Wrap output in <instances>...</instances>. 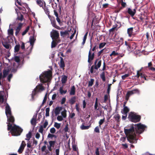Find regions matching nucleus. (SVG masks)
I'll return each mask as SVG.
<instances>
[{"label": "nucleus", "instance_id": "obj_58", "mask_svg": "<svg viewBox=\"0 0 155 155\" xmlns=\"http://www.w3.org/2000/svg\"><path fill=\"white\" fill-rule=\"evenodd\" d=\"M50 111V108L49 107L47 108L46 109V114L45 115L46 117L49 116V112Z\"/></svg>", "mask_w": 155, "mask_h": 155}, {"label": "nucleus", "instance_id": "obj_6", "mask_svg": "<svg viewBox=\"0 0 155 155\" xmlns=\"http://www.w3.org/2000/svg\"><path fill=\"white\" fill-rule=\"evenodd\" d=\"M102 61L101 60H99L97 58L95 60L94 62V65H92L91 68L90 72L91 74H93L95 72L94 71V69L97 70L101 66Z\"/></svg>", "mask_w": 155, "mask_h": 155}, {"label": "nucleus", "instance_id": "obj_59", "mask_svg": "<svg viewBox=\"0 0 155 155\" xmlns=\"http://www.w3.org/2000/svg\"><path fill=\"white\" fill-rule=\"evenodd\" d=\"M56 20L60 26H61L62 25V23L59 17L56 18Z\"/></svg>", "mask_w": 155, "mask_h": 155}, {"label": "nucleus", "instance_id": "obj_26", "mask_svg": "<svg viewBox=\"0 0 155 155\" xmlns=\"http://www.w3.org/2000/svg\"><path fill=\"white\" fill-rule=\"evenodd\" d=\"M62 109V107H56L54 110V113L56 115L59 114L60 111Z\"/></svg>", "mask_w": 155, "mask_h": 155}, {"label": "nucleus", "instance_id": "obj_12", "mask_svg": "<svg viewBox=\"0 0 155 155\" xmlns=\"http://www.w3.org/2000/svg\"><path fill=\"white\" fill-rule=\"evenodd\" d=\"M56 142V140H50L49 141V145H48L47 147L49 151H51L52 150L53 148L54 147Z\"/></svg>", "mask_w": 155, "mask_h": 155}, {"label": "nucleus", "instance_id": "obj_60", "mask_svg": "<svg viewBox=\"0 0 155 155\" xmlns=\"http://www.w3.org/2000/svg\"><path fill=\"white\" fill-rule=\"evenodd\" d=\"M42 125H41L40 127V128L39 129L38 131L41 133L43 134V132L44 129Z\"/></svg>", "mask_w": 155, "mask_h": 155}, {"label": "nucleus", "instance_id": "obj_14", "mask_svg": "<svg viewBox=\"0 0 155 155\" xmlns=\"http://www.w3.org/2000/svg\"><path fill=\"white\" fill-rule=\"evenodd\" d=\"M94 52H92L91 51H89L88 55V59L87 62L89 63H91L92 60L94 59Z\"/></svg>", "mask_w": 155, "mask_h": 155}, {"label": "nucleus", "instance_id": "obj_39", "mask_svg": "<svg viewBox=\"0 0 155 155\" xmlns=\"http://www.w3.org/2000/svg\"><path fill=\"white\" fill-rule=\"evenodd\" d=\"M46 149V147L45 145L43 146L41 148V150L42 152L45 151L46 154H47L49 153V151L48 150H46L45 151Z\"/></svg>", "mask_w": 155, "mask_h": 155}, {"label": "nucleus", "instance_id": "obj_2", "mask_svg": "<svg viewBox=\"0 0 155 155\" xmlns=\"http://www.w3.org/2000/svg\"><path fill=\"white\" fill-rule=\"evenodd\" d=\"M7 124H8L7 130L8 131L10 130L12 136H17L21 135L23 131V129L21 127L15 124L12 126V124L9 123H7Z\"/></svg>", "mask_w": 155, "mask_h": 155}, {"label": "nucleus", "instance_id": "obj_46", "mask_svg": "<svg viewBox=\"0 0 155 155\" xmlns=\"http://www.w3.org/2000/svg\"><path fill=\"white\" fill-rule=\"evenodd\" d=\"M47 99V94H46L45 95V96L44 97L43 100V101L42 103V104H41V106L40 107V109L43 106V105L46 102Z\"/></svg>", "mask_w": 155, "mask_h": 155}, {"label": "nucleus", "instance_id": "obj_10", "mask_svg": "<svg viewBox=\"0 0 155 155\" xmlns=\"http://www.w3.org/2000/svg\"><path fill=\"white\" fill-rule=\"evenodd\" d=\"M143 68H142L140 70L137 71V74L136 76V77L139 78L140 77L142 78H144L145 80H148V77L146 76L144 74H143L141 72Z\"/></svg>", "mask_w": 155, "mask_h": 155}, {"label": "nucleus", "instance_id": "obj_9", "mask_svg": "<svg viewBox=\"0 0 155 155\" xmlns=\"http://www.w3.org/2000/svg\"><path fill=\"white\" fill-rule=\"evenodd\" d=\"M50 35L52 40L60 39L59 32L57 30L53 29L50 32Z\"/></svg>", "mask_w": 155, "mask_h": 155}, {"label": "nucleus", "instance_id": "obj_33", "mask_svg": "<svg viewBox=\"0 0 155 155\" xmlns=\"http://www.w3.org/2000/svg\"><path fill=\"white\" fill-rule=\"evenodd\" d=\"M53 137H54L55 139H56L57 138V136L53 134H51L50 133L48 134L47 136V138L49 139V140H52Z\"/></svg>", "mask_w": 155, "mask_h": 155}, {"label": "nucleus", "instance_id": "obj_49", "mask_svg": "<svg viewBox=\"0 0 155 155\" xmlns=\"http://www.w3.org/2000/svg\"><path fill=\"white\" fill-rule=\"evenodd\" d=\"M105 121V118L104 117L103 119H101L99 122V127H101V125L104 123Z\"/></svg>", "mask_w": 155, "mask_h": 155}, {"label": "nucleus", "instance_id": "obj_54", "mask_svg": "<svg viewBox=\"0 0 155 155\" xmlns=\"http://www.w3.org/2000/svg\"><path fill=\"white\" fill-rule=\"evenodd\" d=\"M23 24L21 23H20L18 24V26L16 28L18 30H21V29Z\"/></svg>", "mask_w": 155, "mask_h": 155}, {"label": "nucleus", "instance_id": "obj_52", "mask_svg": "<svg viewBox=\"0 0 155 155\" xmlns=\"http://www.w3.org/2000/svg\"><path fill=\"white\" fill-rule=\"evenodd\" d=\"M8 33L9 35H13L14 34L13 30L11 28L8 30Z\"/></svg>", "mask_w": 155, "mask_h": 155}, {"label": "nucleus", "instance_id": "obj_32", "mask_svg": "<svg viewBox=\"0 0 155 155\" xmlns=\"http://www.w3.org/2000/svg\"><path fill=\"white\" fill-rule=\"evenodd\" d=\"M114 118L115 119V120L117 123H119L120 120V116L119 114H115L114 116Z\"/></svg>", "mask_w": 155, "mask_h": 155}, {"label": "nucleus", "instance_id": "obj_11", "mask_svg": "<svg viewBox=\"0 0 155 155\" xmlns=\"http://www.w3.org/2000/svg\"><path fill=\"white\" fill-rule=\"evenodd\" d=\"M138 91V89H135L132 91H128L125 96V100L126 101H127L130 96L136 93Z\"/></svg>", "mask_w": 155, "mask_h": 155}, {"label": "nucleus", "instance_id": "obj_41", "mask_svg": "<svg viewBox=\"0 0 155 155\" xmlns=\"http://www.w3.org/2000/svg\"><path fill=\"white\" fill-rule=\"evenodd\" d=\"M87 34H88V32H87L86 33L85 35H84V38L83 39V41L82 43V44L83 45H84L85 42V41H86V40L87 39Z\"/></svg>", "mask_w": 155, "mask_h": 155}, {"label": "nucleus", "instance_id": "obj_19", "mask_svg": "<svg viewBox=\"0 0 155 155\" xmlns=\"http://www.w3.org/2000/svg\"><path fill=\"white\" fill-rule=\"evenodd\" d=\"M127 12L131 16L133 17L136 11V9H134L133 11L131 8H129L128 9Z\"/></svg>", "mask_w": 155, "mask_h": 155}, {"label": "nucleus", "instance_id": "obj_21", "mask_svg": "<svg viewBox=\"0 0 155 155\" xmlns=\"http://www.w3.org/2000/svg\"><path fill=\"white\" fill-rule=\"evenodd\" d=\"M34 35L33 36H31L29 38V42L31 45L32 46V47H33L34 43L35 40V38Z\"/></svg>", "mask_w": 155, "mask_h": 155}, {"label": "nucleus", "instance_id": "obj_1", "mask_svg": "<svg viewBox=\"0 0 155 155\" xmlns=\"http://www.w3.org/2000/svg\"><path fill=\"white\" fill-rule=\"evenodd\" d=\"M124 132L128 141L132 143H137L136 132L133 124L130 125L128 128H124Z\"/></svg>", "mask_w": 155, "mask_h": 155}, {"label": "nucleus", "instance_id": "obj_13", "mask_svg": "<svg viewBox=\"0 0 155 155\" xmlns=\"http://www.w3.org/2000/svg\"><path fill=\"white\" fill-rule=\"evenodd\" d=\"M153 72H155V65H153L152 61H150L148 63V65L144 68Z\"/></svg>", "mask_w": 155, "mask_h": 155}, {"label": "nucleus", "instance_id": "obj_15", "mask_svg": "<svg viewBox=\"0 0 155 155\" xmlns=\"http://www.w3.org/2000/svg\"><path fill=\"white\" fill-rule=\"evenodd\" d=\"M26 145V144L25 141H22L20 146L18 150V152L19 153H22Z\"/></svg>", "mask_w": 155, "mask_h": 155}, {"label": "nucleus", "instance_id": "obj_48", "mask_svg": "<svg viewBox=\"0 0 155 155\" xmlns=\"http://www.w3.org/2000/svg\"><path fill=\"white\" fill-rule=\"evenodd\" d=\"M89 127V126H85L83 124H82L81 126V128L82 130H87L88 129Z\"/></svg>", "mask_w": 155, "mask_h": 155}, {"label": "nucleus", "instance_id": "obj_4", "mask_svg": "<svg viewBox=\"0 0 155 155\" xmlns=\"http://www.w3.org/2000/svg\"><path fill=\"white\" fill-rule=\"evenodd\" d=\"M127 118L130 121L132 122L137 123L140 121L141 116L136 114L134 112H130L128 114Z\"/></svg>", "mask_w": 155, "mask_h": 155}, {"label": "nucleus", "instance_id": "obj_45", "mask_svg": "<svg viewBox=\"0 0 155 155\" xmlns=\"http://www.w3.org/2000/svg\"><path fill=\"white\" fill-rule=\"evenodd\" d=\"M30 28V27L29 26H28L25 30L22 32V36H24L28 32Z\"/></svg>", "mask_w": 155, "mask_h": 155}, {"label": "nucleus", "instance_id": "obj_34", "mask_svg": "<svg viewBox=\"0 0 155 155\" xmlns=\"http://www.w3.org/2000/svg\"><path fill=\"white\" fill-rule=\"evenodd\" d=\"M60 35L63 37H64L66 35H69L68 31H61L60 32Z\"/></svg>", "mask_w": 155, "mask_h": 155}, {"label": "nucleus", "instance_id": "obj_50", "mask_svg": "<svg viewBox=\"0 0 155 155\" xmlns=\"http://www.w3.org/2000/svg\"><path fill=\"white\" fill-rule=\"evenodd\" d=\"M98 107V99L96 98L95 100V101L94 105V109L98 110V109H97Z\"/></svg>", "mask_w": 155, "mask_h": 155}, {"label": "nucleus", "instance_id": "obj_56", "mask_svg": "<svg viewBox=\"0 0 155 155\" xmlns=\"http://www.w3.org/2000/svg\"><path fill=\"white\" fill-rule=\"evenodd\" d=\"M106 45V43L105 42H102L99 45V48L100 49H101L103 48L105 45Z\"/></svg>", "mask_w": 155, "mask_h": 155}, {"label": "nucleus", "instance_id": "obj_3", "mask_svg": "<svg viewBox=\"0 0 155 155\" xmlns=\"http://www.w3.org/2000/svg\"><path fill=\"white\" fill-rule=\"evenodd\" d=\"M52 76V72L51 70H48L43 73L39 76L40 80L42 83L48 82L51 79Z\"/></svg>", "mask_w": 155, "mask_h": 155}, {"label": "nucleus", "instance_id": "obj_25", "mask_svg": "<svg viewBox=\"0 0 155 155\" xmlns=\"http://www.w3.org/2000/svg\"><path fill=\"white\" fill-rule=\"evenodd\" d=\"M76 89L74 85L72 86L71 89L70 94L71 95H74L75 93Z\"/></svg>", "mask_w": 155, "mask_h": 155}, {"label": "nucleus", "instance_id": "obj_31", "mask_svg": "<svg viewBox=\"0 0 155 155\" xmlns=\"http://www.w3.org/2000/svg\"><path fill=\"white\" fill-rule=\"evenodd\" d=\"M133 28L131 27L127 29V33L129 36L130 37L132 35Z\"/></svg>", "mask_w": 155, "mask_h": 155}, {"label": "nucleus", "instance_id": "obj_23", "mask_svg": "<svg viewBox=\"0 0 155 155\" xmlns=\"http://www.w3.org/2000/svg\"><path fill=\"white\" fill-rule=\"evenodd\" d=\"M129 111V109L127 106H125L124 107L123 110L121 111V113L123 114L127 115V113Z\"/></svg>", "mask_w": 155, "mask_h": 155}, {"label": "nucleus", "instance_id": "obj_36", "mask_svg": "<svg viewBox=\"0 0 155 155\" xmlns=\"http://www.w3.org/2000/svg\"><path fill=\"white\" fill-rule=\"evenodd\" d=\"M15 5L19 10H21L23 12V13H25L26 12V8L24 6H21V7H18V5H16V4H15Z\"/></svg>", "mask_w": 155, "mask_h": 155}, {"label": "nucleus", "instance_id": "obj_29", "mask_svg": "<svg viewBox=\"0 0 155 155\" xmlns=\"http://www.w3.org/2000/svg\"><path fill=\"white\" fill-rule=\"evenodd\" d=\"M31 124L34 127L35 126L37 122L36 117H35V116H34L31 119Z\"/></svg>", "mask_w": 155, "mask_h": 155}, {"label": "nucleus", "instance_id": "obj_38", "mask_svg": "<svg viewBox=\"0 0 155 155\" xmlns=\"http://www.w3.org/2000/svg\"><path fill=\"white\" fill-rule=\"evenodd\" d=\"M67 77L65 75H64L61 78L62 83L65 84L66 83L67 80Z\"/></svg>", "mask_w": 155, "mask_h": 155}, {"label": "nucleus", "instance_id": "obj_61", "mask_svg": "<svg viewBox=\"0 0 155 155\" xmlns=\"http://www.w3.org/2000/svg\"><path fill=\"white\" fill-rule=\"evenodd\" d=\"M129 74H125L121 76L123 80H125L126 78L129 77Z\"/></svg>", "mask_w": 155, "mask_h": 155}, {"label": "nucleus", "instance_id": "obj_16", "mask_svg": "<svg viewBox=\"0 0 155 155\" xmlns=\"http://www.w3.org/2000/svg\"><path fill=\"white\" fill-rule=\"evenodd\" d=\"M5 112L7 116L12 114L11 108L8 104L6 105Z\"/></svg>", "mask_w": 155, "mask_h": 155}, {"label": "nucleus", "instance_id": "obj_18", "mask_svg": "<svg viewBox=\"0 0 155 155\" xmlns=\"http://www.w3.org/2000/svg\"><path fill=\"white\" fill-rule=\"evenodd\" d=\"M61 41L60 39L59 40H53L51 42V48H53L55 47L57 45L58 43H60Z\"/></svg>", "mask_w": 155, "mask_h": 155}, {"label": "nucleus", "instance_id": "obj_28", "mask_svg": "<svg viewBox=\"0 0 155 155\" xmlns=\"http://www.w3.org/2000/svg\"><path fill=\"white\" fill-rule=\"evenodd\" d=\"M35 88L38 92L40 90L43 91L44 90V87L42 84H40L37 86Z\"/></svg>", "mask_w": 155, "mask_h": 155}, {"label": "nucleus", "instance_id": "obj_42", "mask_svg": "<svg viewBox=\"0 0 155 155\" xmlns=\"http://www.w3.org/2000/svg\"><path fill=\"white\" fill-rule=\"evenodd\" d=\"M67 110L65 109H64V110L61 112V114L62 115V117L65 118L67 116Z\"/></svg>", "mask_w": 155, "mask_h": 155}, {"label": "nucleus", "instance_id": "obj_24", "mask_svg": "<svg viewBox=\"0 0 155 155\" xmlns=\"http://www.w3.org/2000/svg\"><path fill=\"white\" fill-rule=\"evenodd\" d=\"M9 70L8 68L5 69L3 71V79L5 78L8 74Z\"/></svg>", "mask_w": 155, "mask_h": 155}, {"label": "nucleus", "instance_id": "obj_22", "mask_svg": "<svg viewBox=\"0 0 155 155\" xmlns=\"http://www.w3.org/2000/svg\"><path fill=\"white\" fill-rule=\"evenodd\" d=\"M60 63L59 64L60 67L63 69H64V67H65V64L64 63V62L63 60V59L62 57H60Z\"/></svg>", "mask_w": 155, "mask_h": 155}, {"label": "nucleus", "instance_id": "obj_47", "mask_svg": "<svg viewBox=\"0 0 155 155\" xmlns=\"http://www.w3.org/2000/svg\"><path fill=\"white\" fill-rule=\"evenodd\" d=\"M59 91L60 94H65L67 92V91L66 90L65 91L63 90V88L62 87H61L60 88Z\"/></svg>", "mask_w": 155, "mask_h": 155}, {"label": "nucleus", "instance_id": "obj_27", "mask_svg": "<svg viewBox=\"0 0 155 155\" xmlns=\"http://www.w3.org/2000/svg\"><path fill=\"white\" fill-rule=\"evenodd\" d=\"M24 19V16L23 15L21 14V13H20L19 15L18 14L17 17L16 18V20H19L20 21H22Z\"/></svg>", "mask_w": 155, "mask_h": 155}, {"label": "nucleus", "instance_id": "obj_55", "mask_svg": "<svg viewBox=\"0 0 155 155\" xmlns=\"http://www.w3.org/2000/svg\"><path fill=\"white\" fill-rule=\"evenodd\" d=\"M54 126L57 129H58L61 127V124L57 122H55Z\"/></svg>", "mask_w": 155, "mask_h": 155}, {"label": "nucleus", "instance_id": "obj_64", "mask_svg": "<svg viewBox=\"0 0 155 155\" xmlns=\"http://www.w3.org/2000/svg\"><path fill=\"white\" fill-rule=\"evenodd\" d=\"M56 132V130L54 127H52L51 128L50 130V132L51 134H54Z\"/></svg>", "mask_w": 155, "mask_h": 155}, {"label": "nucleus", "instance_id": "obj_62", "mask_svg": "<svg viewBox=\"0 0 155 155\" xmlns=\"http://www.w3.org/2000/svg\"><path fill=\"white\" fill-rule=\"evenodd\" d=\"M121 4L123 8H125L126 7V3L125 2H124L123 1V0H121Z\"/></svg>", "mask_w": 155, "mask_h": 155}, {"label": "nucleus", "instance_id": "obj_30", "mask_svg": "<svg viewBox=\"0 0 155 155\" xmlns=\"http://www.w3.org/2000/svg\"><path fill=\"white\" fill-rule=\"evenodd\" d=\"M36 4L40 7L43 8V2L41 0H36Z\"/></svg>", "mask_w": 155, "mask_h": 155}, {"label": "nucleus", "instance_id": "obj_5", "mask_svg": "<svg viewBox=\"0 0 155 155\" xmlns=\"http://www.w3.org/2000/svg\"><path fill=\"white\" fill-rule=\"evenodd\" d=\"M43 8L44 9L45 11L46 12L47 14H48V17L50 19L52 26L58 30H60L61 28L56 24V21L54 17L53 16H51L49 15L50 12L49 9L46 8H45L44 7Z\"/></svg>", "mask_w": 155, "mask_h": 155}, {"label": "nucleus", "instance_id": "obj_40", "mask_svg": "<svg viewBox=\"0 0 155 155\" xmlns=\"http://www.w3.org/2000/svg\"><path fill=\"white\" fill-rule=\"evenodd\" d=\"M38 92V91H37V90L35 88L34 89V91H32V93L31 94V97L32 100H34V97Z\"/></svg>", "mask_w": 155, "mask_h": 155}, {"label": "nucleus", "instance_id": "obj_37", "mask_svg": "<svg viewBox=\"0 0 155 155\" xmlns=\"http://www.w3.org/2000/svg\"><path fill=\"white\" fill-rule=\"evenodd\" d=\"M100 77L103 81H105V74L104 71H103L100 74Z\"/></svg>", "mask_w": 155, "mask_h": 155}, {"label": "nucleus", "instance_id": "obj_7", "mask_svg": "<svg viewBox=\"0 0 155 155\" xmlns=\"http://www.w3.org/2000/svg\"><path fill=\"white\" fill-rule=\"evenodd\" d=\"M125 44L127 46V48L129 51H134L137 47V45L134 42H127L125 41Z\"/></svg>", "mask_w": 155, "mask_h": 155}, {"label": "nucleus", "instance_id": "obj_20", "mask_svg": "<svg viewBox=\"0 0 155 155\" xmlns=\"http://www.w3.org/2000/svg\"><path fill=\"white\" fill-rule=\"evenodd\" d=\"M2 44L3 46L7 49H9L11 48V46L9 42H3Z\"/></svg>", "mask_w": 155, "mask_h": 155}, {"label": "nucleus", "instance_id": "obj_57", "mask_svg": "<svg viewBox=\"0 0 155 155\" xmlns=\"http://www.w3.org/2000/svg\"><path fill=\"white\" fill-rule=\"evenodd\" d=\"M118 54H119L118 53L116 52L115 51H113L110 54V57L112 56H115L116 55H118Z\"/></svg>", "mask_w": 155, "mask_h": 155}, {"label": "nucleus", "instance_id": "obj_44", "mask_svg": "<svg viewBox=\"0 0 155 155\" xmlns=\"http://www.w3.org/2000/svg\"><path fill=\"white\" fill-rule=\"evenodd\" d=\"M31 132H29L28 134H27L26 137L27 138L25 139L26 140H29L31 138Z\"/></svg>", "mask_w": 155, "mask_h": 155}, {"label": "nucleus", "instance_id": "obj_35", "mask_svg": "<svg viewBox=\"0 0 155 155\" xmlns=\"http://www.w3.org/2000/svg\"><path fill=\"white\" fill-rule=\"evenodd\" d=\"M76 97L74 96L71 97L69 100V103L71 105L73 104L75 102Z\"/></svg>", "mask_w": 155, "mask_h": 155}, {"label": "nucleus", "instance_id": "obj_51", "mask_svg": "<svg viewBox=\"0 0 155 155\" xmlns=\"http://www.w3.org/2000/svg\"><path fill=\"white\" fill-rule=\"evenodd\" d=\"M20 45H16L15 47V52H18V51L19 48H20Z\"/></svg>", "mask_w": 155, "mask_h": 155}, {"label": "nucleus", "instance_id": "obj_63", "mask_svg": "<svg viewBox=\"0 0 155 155\" xmlns=\"http://www.w3.org/2000/svg\"><path fill=\"white\" fill-rule=\"evenodd\" d=\"M4 99L3 95L0 93V102L3 103L4 102Z\"/></svg>", "mask_w": 155, "mask_h": 155}, {"label": "nucleus", "instance_id": "obj_17", "mask_svg": "<svg viewBox=\"0 0 155 155\" xmlns=\"http://www.w3.org/2000/svg\"><path fill=\"white\" fill-rule=\"evenodd\" d=\"M7 121L8 123H9L12 125H13V124L15 122V119L14 117L12 115V114L7 116Z\"/></svg>", "mask_w": 155, "mask_h": 155}, {"label": "nucleus", "instance_id": "obj_43", "mask_svg": "<svg viewBox=\"0 0 155 155\" xmlns=\"http://www.w3.org/2000/svg\"><path fill=\"white\" fill-rule=\"evenodd\" d=\"M94 81V79H91L90 81L88 82V87H91L93 84Z\"/></svg>", "mask_w": 155, "mask_h": 155}, {"label": "nucleus", "instance_id": "obj_8", "mask_svg": "<svg viewBox=\"0 0 155 155\" xmlns=\"http://www.w3.org/2000/svg\"><path fill=\"white\" fill-rule=\"evenodd\" d=\"M135 126H137V127H135V130L137 134H140L144 131L145 126L141 123H139L134 125Z\"/></svg>", "mask_w": 155, "mask_h": 155}, {"label": "nucleus", "instance_id": "obj_53", "mask_svg": "<svg viewBox=\"0 0 155 155\" xmlns=\"http://www.w3.org/2000/svg\"><path fill=\"white\" fill-rule=\"evenodd\" d=\"M112 84H108V85L107 88V93L109 94L111 89V87Z\"/></svg>", "mask_w": 155, "mask_h": 155}]
</instances>
